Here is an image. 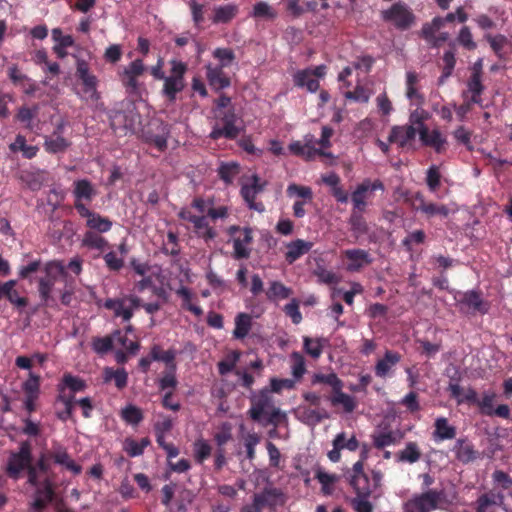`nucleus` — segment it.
Listing matches in <instances>:
<instances>
[{"label": "nucleus", "mask_w": 512, "mask_h": 512, "mask_svg": "<svg viewBox=\"0 0 512 512\" xmlns=\"http://www.w3.org/2000/svg\"><path fill=\"white\" fill-rule=\"evenodd\" d=\"M293 80L296 86L305 87L309 92H315L319 88V81L314 77L311 68L297 71Z\"/></svg>", "instance_id": "nucleus-33"}, {"label": "nucleus", "mask_w": 512, "mask_h": 512, "mask_svg": "<svg viewBox=\"0 0 512 512\" xmlns=\"http://www.w3.org/2000/svg\"><path fill=\"white\" fill-rule=\"evenodd\" d=\"M419 136L424 145L434 148L436 152L440 153L445 149L446 139L439 130H429L421 126Z\"/></svg>", "instance_id": "nucleus-23"}, {"label": "nucleus", "mask_w": 512, "mask_h": 512, "mask_svg": "<svg viewBox=\"0 0 512 512\" xmlns=\"http://www.w3.org/2000/svg\"><path fill=\"white\" fill-rule=\"evenodd\" d=\"M38 113V106L34 108L22 107L19 109L17 118L20 122H22L26 128L33 130V119L36 117Z\"/></svg>", "instance_id": "nucleus-63"}, {"label": "nucleus", "mask_w": 512, "mask_h": 512, "mask_svg": "<svg viewBox=\"0 0 512 512\" xmlns=\"http://www.w3.org/2000/svg\"><path fill=\"white\" fill-rule=\"evenodd\" d=\"M150 355L154 361H162L172 368L174 364V360L176 357V352L174 350L162 351L160 347L154 346L151 349Z\"/></svg>", "instance_id": "nucleus-60"}, {"label": "nucleus", "mask_w": 512, "mask_h": 512, "mask_svg": "<svg viewBox=\"0 0 512 512\" xmlns=\"http://www.w3.org/2000/svg\"><path fill=\"white\" fill-rule=\"evenodd\" d=\"M252 405L249 409L251 418L263 426L272 424L277 426L286 420V414L274 405L273 397L268 388L262 389L251 399Z\"/></svg>", "instance_id": "nucleus-2"}, {"label": "nucleus", "mask_w": 512, "mask_h": 512, "mask_svg": "<svg viewBox=\"0 0 512 512\" xmlns=\"http://www.w3.org/2000/svg\"><path fill=\"white\" fill-rule=\"evenodd\" d=\"M9 148L14 153L22 152V155L27 159L35 157L38 152V147L27 145L25 137L20 134L16 136L15 141L10 144Z\"/></svg>", "instance_id": "nucleus-40"}, {"label": "nucleus", "mask_w": 512, "mask_h": 512, "mask_svg": "<svg viewBox=\"0 0 512 512\" xmlns=\"http://www.w3.org/2000/svg\"><path fill=\"white\" fill-rule=\"evenodd\" d=\"M356 497L351 499V505L356 512H372L373 505L369 501V496L372 493V487H361L359 490H354Z\"/></svg>", "instance_id": "nucleus-34"}, {"label": "nucleus", "mask_w": 512, "mask_h": 512, "mask_svg": "<svg viewBox=\"0 0 512 512\" xmlns=\"http://www.w3.org/2000/svg\"><path fill=\"white\" fill-rule=\"evenodd\" d=\"M287 196L296 200L311 202L313 199L312 189L308 186L291 183L286 189Z\"/></svg>", "instance_id": "nucleus-44"}, {"label": "nucleus", "mask_w": 512, "mask_h": 512, "mask_svg": "<svg viewBox=\"0 0 512 512\" xmlns=\"http://www.w3.org/2000/svg\"><path fill=\"white\" fill-rule=\"evenodd\" d=\"M45 276L39 279V294L43 301H47L56 279L65 273L63 264L59 261L47 262L44 266Z\"/></svg>", "instance_id": "nucleus-10"}, {"label": "nucleus", "mask_w": 512, "mask_h": 512, "mask_svg": "<svg viewBox=\"0 0 512 512\" xmlns=\"http://www.w3.org/2000/svg\"><path fill=\"white\" fill-rule=\"evenodd\" d=\"M216 122L213 125L210 137L217 140L221 137L234 139L240 132L241 127L238 126V118L234 113L233 109H227L226 111H220L214 115Z\"/></svg>", "instance_id": "nucleus-5"}, {"label": "nucleus", "mask_w": 512, "mask_h": 512, "mask_svg": "<svg viewBox=\"0 0 512 512\" xmlns=\"http://www.w3.org/2000/svg\"><path fill=\"white\" fill-rule=\"evenodd\" d=\"M82 245L89 249H95L99 252H103L107 248L108 242L99 234H96L93 231H87L83 236Z\"/></svg>", "instance_id": "nucleus-43"}, {"label": "nucleus", "mask_w": 512, "mask_h": 512, "mask_svg": "<svg viewBox=\"0 0 512 512\" xmlns=\"http://www.w3.org/2000/svg\"><path fill=\"white\" fill-rule=\"evenodd\" d=\"M263 190V184L260 183V179L256 175H252L242 184L241 195L245 202L248 204L250 209L258 212L265 210L264 205L261 202H256V196Z\"/></svg>", "instance_id": "nucleus-12"}, {"label": "nucleus", "mask_w": 512, "mask_h": 512, "mask_svg": "<svg viewBox=\"0 0 512 512\" xmlns=\"http://www.w3.org/2000/svg\"><path fill=\"white\" fill-rule=\"evenodd\" d=\"M434 426L433 437L435 441L449 440L456 436V428L450 425L445 417H438Z\"/></svg>", "instance_id": "nucleus-35"}, {"label": "nucleus", "mask_w": 512, "mask_h": 512, "mask_svg": "<svg viewBox=\"0 0 512 512\" xmlns=\"http://www.w3.org/2000/svg\"><path fill=\"white\" fill-rule=\"evenodd\" d=\"M324 343V339H312L308 336L303 337L304 350L314 359H318L321 356Z\"/></svg>", "instance_id": "nucleus-49"}, {"label": "nucleus", "mask_w": 512, "mask_h": 512, "mask_svg": "<svg viewBox=\"0 0 512 512\" xmlns=\"http://www.w3.org/2000/svg\"><path fill=\"white\" fill-rule=\"evenodd\" d=\"M179 217L190 223L196 235L202 238L205 242H209L216 237L217 233L209 225L207 215H198L191 209H182L179 212Z\"/></svg>", "instance_id": "nucleus-9"}, {"label": "nucleus", "mask_w": 512, "mask_h": 512, "mask_svg": "<svg viewBox=\"0 0 512 512\" xmlns=\"http://www.w3.org/2000/svg\"><path fill=\"white\" fill-rule=\"evenodd\" d=\"M484 90V86L482 84V77H478L476 75H471L467 82V91L463 93V96L466 98L468 94H470V102L473 104H482L481 94Z\"/></svg>", "instance_id": "nucleus-36"}, {"label": "nucleus", "mask_w": 512, "mask_h": 512, "mask_svg": "<svg viewBox=\"0 0 512 512\" xmlns=\"http://www.w3.org/2000/svg\"><path fill=\"white\" fill-rule=\"evenodd\" d=\"M290 288L283 285L281 282L273 281L267 291V297L270 300H282L290 296Z\"/></svg>", "instance_id": "nucleus-55"}, {"label": "nucleus", "mask_w": 512, "mask_h": 512, "mask_svg": "<svg viewBox=\"0 0 512 512\" xmlns=\"http://www.w3.org/2000/svg\"><path fill=\"white\" fill-rule=\"evenodd\" d=\"M401 360V355L398 352L387 350L382 359H379L375 365V374L377 377H387L392 368L396 366Z\"/></svg>", "instance_id": "nucleus-25"}, {"label": "nucleus", "mask_w": 512, "mask_h": 512, "mask_svg": "<svg viewBox=\"0 0 512 512\" xmlns=\"http://www.w3.org/2000/svg\"><path fill=\"white\" fill-rule=\"evenodd\" d=\"M113 340L116 349L119 348L130 353H135L139 348L136 341L129 339L128 336L121 331H116L113 334Z\"/></svg>", "instance_id": "nucleus-50"}, {"label": "nucleus", "mask_w": 512, "mask_h": 512, "mask_svg": "<svg viewBox=\"0 0 512 512\" xmlns=\"http://www.w3.org/2000/svg\"><path fill=\"white\" fill-rule=\"evenodd\" d=\"M419 78L418 75L413 71H408L406 73V81H405V96L408 99L411 106L414 107H423L425 103V97L419 91Z\"/></svg>", "instance_id": "nucleus-16"}, {"label": "nucleus", "mask_w": 512, "mask_h": 512, "mask_svg": "<svg viewBox=\"0 0 512 512\" xmlns=\"http://www.w3.org/2000/svg\"><path fill=\"white\" fill-rule=\"evenodd\" d=\"M214 15L212 18L213 23H228L230 22L238 13V6L235 4H226L216 6L213 9Z\"/></svg>", "instance_id": "nucleus-38"}, {"label": "nucleus", "mask_w": 512, "mask_h": 512, "mask_svg": "<svg viewBox=\"0 0 512 512\" xmlns=\"http://www.w3.org/2000/svg\"><path fill=\"white\" fill-rule=\"evenodd\" d=\"M358 446V440L354 435L347 437V434L345 432H341L335 436L333 440V449L328 452L327 456L330 461L336 463L340 460V451L342 449L355 451L357 450Z\"/></svg>", "instance_id": "nucleus-14"}, {"label": "nucleus", "mask_w": 512, "mask_h": 512, "mask_svg": "<svg viewBox=\"0 0 512 512\" xmlns=\"http://www.w3.org/2000/svg\"><path fill=\"white\" fill-rule=\"evenodd\" d=\"M455 299L460 307V310L465 313L486 311L480 295L475 291L458 293V295L455 296Z\"/></svg>", "instance_id": "nucleus-17"}, {"label": "nucleus", "mask_w": 512, "mask_h": 512, "mask_svg": "<svg viewBox=\"0 0 512 512\" xmlns=\"http://www.w3.org/2000/svg\"><path fill=\"white\" fill-rule=\"evenodd\" d=\"M234 257L237 259L247 258L250 254L249 244L252 241L251 230L243 228L241 235L233 238Z\"/></svg>", "instance_id": "nucleus-29"}, {"label": "nucleus", "mask_w": 512, "mask_h": 512, "mask_svg": "<svg viewBox=\"0 0 512 512\" xmlns=\"http://www.w3.org/2000/svg\"><path fill=\"white\" fill-rule=\"evenodd\" d=\"M176 295L179 298H181V300H182V307L184 309L189 310L190 312H192L196 316H201L202 315L203 310L201 309V307L198 306V305H195L192 302V300L194 299L195 295L193 294V292L189 288H187L185 286H180L176 290Z\"/></svg>", "instance_id": "nucleus-39"}, {"label": "nucleus", "mask_w": 512, "mask_h": 512, "mask_svg": "<svg viewBox=\"0 0 512 512\" xmlns=\"http://www.w3.org/2000/svg\"><path fill=\"white\" fill-rule=\"evenodd\" d=\"M223 68L221 66H212L211 64L206 66L207 80L215 90H221L230 86V79L224 73Z\"/></svg>", "instance_id": "nucleus-26"}, {"label": "nucleus", "mask_w": 512, "mask_h": 512, "mask_svg": "<svg viewBox=\"0 0 512 512\" xmlns=\"http://www.w3.org/2000/svg\"><path fill=\"white\" fill-rule=\"evenodd\" d=\"M313 247V243L302 239H297L289 242L286 245L287 251L285 259L288 263L292 264L304 254L308 253Z\"/></svg>", "instance_id": "nucleus-28"}, {"label": "nucleus", "mask_w": 512, "mask_h": 512, "mask_svg": "<svg viewBox=\"0 0 512 512\" xmlns=\"http://www.w3.org/2000/svg\"><path fill=\"white\" fill-rule=\"evenodd\" d=\"M140 306L141 299L136 295L107 299L104 303V307L113 311L115 317H121L126 322L133 317L134 311Z\"/></svg>", "instance_id": "nucleus-8"}, {"label": "nucleus", "mask_w": 512, "mask_h": 512, "mask_svg": "<svg viewBox=\"0 0 512 512\" xmlns=\"http://www.w3.org/2000/svg\"><path fill=\"white\" fill-rule=\"evenodd\" d=\"M123 420L131 425L139 424L143 419V414L140 408L129 404L121 410Z\"/></svg>", "instance_id": "nucleus-54"}, {"label": "nucleus", "mask_w": 512, "mask_h": 512, "mask_svg": "<svg viewBox=\"0 0 512 512\" xmlns=\"http://www.w3.org/2000/svg\"><path fill=\"white\" fill-rule=\"evenodd\" d=\"M53 458L57 464L65 466L68 470L72 471L74 474H79L81 472V466L77 465L65 451H63V450L56 451L53 455Z\"/></svg>", "instance_id": "nucleus-59"}, {"label": "nucleus", "mask_w": 512, "mask_h": 512, "mask_svg": "<svg viewBox=\"0 0 512 512\" xmlns=\"http://www.w3.org/2000/svg\"><path fill=\"white\" fill-rule=\"evenodd\" d=\"M285 497L282 491L272 485H267L260 492L254 493L252 501L241 508V512H264L265 509L274 510L283 505Z\"/></svg>", "instance_id": "nucleus-3"}, {"label": "nucleus", "mask_w": 512, "mask_h": 512, "mask_svg": "<svg viewBox=\"0 0 512 512\" xmlns=\"http://www.w3.org/2000/svg\"><path fill=\"white\" fill-rule=\"evenodd\" d=\"M315 478L321 484V491L324 495H331L334 492L335 484L339 481L340 476L328 473L322 468H318L315 472Z\"/></svg>", "instance_id": "nucleus-37"}, {"label": "nucleus", "mask_w": 512, "mask_h": 512, "mask_svg": "<svg viewBox=\"0 0 512 512\" xmlns=\"http://www.w3.org/2000/svg\"><path fill=\"white\" fill-rule=\"evenodd\" d=\"M291 374L295 380H299L306 373V363L303 355L299 352H292L290 355Z\"/></svg>", "instance_id": "nucleus-48"}, {"label": "nucleus", "mask_w": 512, "mask_h": 512, "mask_svg": "<svg viewBox=\"0 0 512 512\" xmlns=\"http://www.w3.org/2000/svg\"><path fill=\"white\" fill-rule=\"evenodd\" d=\"M136 114L133 111L128 113L115 111L110 115L111 127L115 130L133 131Z\"/></svg>", "instance_id": "nucleus-27"}, {"label": "nucleus", "mask_w": 512, "mask_h": 512, "mask_svg": "<svg viewBox=\"0 0 512 512\" xmlns=\"http://www.w3.org/2000/svg\"><path fill=\"white\" fill-rule=\"evenodd\" d=\"M80 79L84 86V90H83L84 96L83 97L86 100H97L99 95H98L97 89H96V86H97L96 77L94 75L90 74V75L81 77Z\"/></svg>", "instance_id": "nucleus-53"}, {"label": "nucleus", "mask_w": 512, "mask_h": 512, "mask_svg": "<svg viewBox=\"0 0 512 512\" xmlns=\"http://www.w3.org/2000/svg\"><path fill=\"white\" fill-rule=\"evenodd\" d=\"M383 19L395 25L397 28L406 29L413 22V15L407 6L397 3L390 9L382 12Z\"/></svg>", "instance_id": "nucleus-13"}, {"label": "nucleus", "mask_w": 512, "mask_h": 512, "mask_svg": "<svg viewBox=\"0 0 512 512\" xmlns=\"http://www.w3.org/2000/svg\"><path fill=\"white\" fill-rule=\"evenodd\" d=\"M384 190L385 187L381 180H371L369 178L364 179L352 192L351 201L353 209L357 212L364 211L367 206V199L370 198L375 191Z\"/></svg>", "instance_id": "nucleus-7"}, {"label": "nucleus", "mask_w": 512, "mask_h": 512, "mask_svg": "<svg viewBox=\"0 0 512 512\" xmlns=\"http://www.w3.org/2000/svg\"><path fill=\"white\" fill-rule=\"evenodd\" d=\"M341 383H342V380L334 372H330V373L317 372V373H314L311 377L312 385L325 384V385L330 386L332 391L335 388H339L341 386Z\"/></svg>", "instance_id": "nucleus-42"}, {"label": "nucleus", "mask_w": 512, "mask_h": 512, "mask_svg": "<svg viewBox=\"0 0 512 512\" xmlns=\"http://www.w3.org/2000/svg\"><path fill=\"white\" fill-rule=\"evenodd\" d=\"M250 15L258 19L273 20L277 17V12L267 2L261 1L253 6V10Z\"/></svg>", "instance_id": "nucleus-47"}, {"label": "nucleus", "mask_w": 512, "mask_h": 512, "mask_svg": "<svg viewBox=\"0 0 512 512\" xmlns=\"http://www.w3.org/2000/svg\"><path fill=\"white\" fill-rule=\"evenodd\" d=\"M420 211L424 213L428 218L434 216L447 217L450 213V209L445 205L436 204L433 202L422 203Z\"/></svg>", "instance_id": "nucleus-52"}, {"label": "nucleus", "mask_w": 512, "mask_h": 512, "mask_svg": "<svg viewBox=\"0 0 512 512\" xmlns=\"http://www.w3.org/2000/svg\"><path fill=\"white\" fill-rule=\"evenodd\" d=\"M104 380L106 382L114 381L116 387L122 389L127 385L128 375L123 368L117 370L106 368L104 370Z\"/></svg>", "instance_id": "nucleus-46"}, {"label": "nucleus", "mask_w": 512, "mask_h": 512, "mask_svg": "<svg viewBox=\"0 0 512 512\" xmlns=\"http://www.w3.org/2000/svg\"><path fill=\"white\" fill-rule=\"evenodd\" d=\"M170 74L165 75L162 93L171 102L176 99L177 93L185 87L184 75L187 71V65L177 59L170 60Z\"/></svg>", "instance_id": "nucleus-4"}, {"label": "nucleus", "mask_w": 512, "mask_h": 512, "mask_svg": "<svg viewBox=\"0 0 512 512\" xmlns=\"http://www.w3.org/2000/svg\"><path fill=\"white\" fill-rule=\"evenodd\" d=\"M401 439L402 434L398 430L378 429L372 434L373 445L377 449L395 445Z\"/></svg>", "instance_id": "nucleus-21"}, {"label": "nucleus", "mask_w": 512, "mask_h": 512, "mask_svg": "<svg viewBox=\"0 0 512 512\" xmlns=\"http://www.w3.org/2000/svg\"><path fill=\"white\" fill-rule=\"evenodd\" d=\"M85 388V381L71 374H65L62 378L61 384L59 385L61 393H64L66 389L70 390L72 393L81 392Z\"/></svg>", "instance_id": "nucleus-45"}, {"label": "nucleus", "mask_w": 512, "mask_h": 512, "mask_svg": "<svg viewBox=\"0 0 512 512\" xmlns=\"http://www.w3.org/2000/svg\"><path fill=\"white\" fill-rule=\"evenodd\" d=\"M239 358H240V353L239 352L232 351L231 353H229L225 357V359H223L222 361H220L218 363L219 373L221 375H226L229 372H231L235 368Z\"/></svg>", "instance_id": "nucleus-62"}, {"label": "nucleus", "mask_w": 512, "mask_h": 512, "mask_svg": "<svg viewBox=\"0 0 512 512\" xmlns=\"http://www.w3.org/2000/svg\"><path fill=\"white\" fill-rule=\"evenodd\" d=\"M363 468L362 461H357L352 467L349 482L354 490H359L361 487H370L369 485H361V482L366 483V475L364 474Z\"/></svg>", "instance_id": "nucleus-51"}, {"label": "nucleus", "mask_w": 512, "mask_h": 512, "mask_svg": "<svg viewBox=\"0 0 512 512\" xmlns=\"http://www.w3.org/2000/svg\"><path fill=\"white\" fill-rule=\"evenodd\" d=\"M492 480L495 488L500 489L499 492L509 490L512 487V478L501 470H496L492 474ZM512 495V492L509 493Z\"/></svg>", "instance_id": "nucleus-58"}, {"label": "nucleus", "mask_w": 512, "mask_h": 512, "mask_svg": "<svg viewBox=\"0 0 512 512\" xmlns=\"http://www.w3.org/2000/svg\"><path fill=\"white\" fill-rule=\"evenodd\" d=\"M327 418H329V414L324 409H311L302 406L298 408V419L306 425L314 427Z\"/></svg>", "instance_id": "nucleus-31"}, {"label": "nucleus", "mask_w": 512, "mask_h": 512, "mask_svg": "<svg viewBox=\"0 0 512 512\" xmlns=\"http://www.w3.org/2000/svg\"><path fill=\"white\" fill-rule=\"evenodd\" d=\"M64 127L65 122L61 121L51 135L45 136L44 148L48 153L64 152L70 146L71 143L62 136Z\"/></svg>", "instance_id": "nucleus-15"}, {"label": "nucleus", "mask_w": 512, "mask_h": 512, "mask_svg": "<svg viewBox=\"0 0 512 512\" xmlns=\"http://www.w3.org/2000/svg\"><path fill=\"white\" fill-rule=\"evenodd\" d=\"M72 194L74 196V207L79 214L81 213V207H87V204L97 196L98 191L89 180L79 179L73 183Z\"/></svg>", "instance_id": "nucleus-11"}, {"label": "nucleus", "mask_w": 512, "mask_h": 512, "mask_svg": "<svg viewBox=\"0 0 512 512\" xmlns=\"http://www.w3.org/2000/svg\"><path fill=\"white\" fill-rule=\"evenodd\" d=\"M443 499V493L436 490H428L424 493L414 495L405 503L404 512H431L438 508Z\"/></svg>", "instance_id": "nucleus-6"}, {"label": "nucleus", "mask_w": 512, "mask_h": 512, "mask_svg": "<svg viewBox=\"0 0 512 512\" xmlns=\"http://www.w3.org/2000/svg\"><path fill=\"white\" fill-rule=\"evenodd\" d=\"M79 215L86 218V226L91 230L105 233L112 228V222L107 217H103L89 210L88 207H81V213H79Z\"/></svg>", "instance_id": "nucleus-18"}, {"label": "nucleus", "mask_w": 512, "mask_h": 512, "mask_svg": "<svg viewBox=\"0 0 512 512\" xmlns=\"http://www.w3.org/2000/svg\"><path fill=\"white\" fill-rule=\"evenodd\" d=\"M417 133H419V131L413 125L395 126L392 128L388 139L390 143H396L404 147L416 137Z\"/></svg>", "instance_id": "nucleus-24"}, {"label": "nucleus", "mask_w": 512, "mask_h": 512, "mask_svg": "<svg viewBox=\"0 0 512 512\" xmlns=\"http://www.w3.org/2000/svg\"><path fill=\"white\" fill-rule=\"evenodd\" d=\"M15 286L16 280H9L5 283L0 282V298L6 297L17 308H23L28 304V301L25 297L19 295Z\"/></svg>", "instance_id": "nucleus-30"}, {"label": "nucleus", "mask_w": 512, "mask_h": 512, "mask_svg": "<svg viewBox=\"0 0 512 512\" xmlns=\"http://www.w3.org/2000/svg\"><path fill=\"white\" fill-rule=\"evenodd\" d=\"M239 173V165L235 162L222 164L219 168V176L226 183H232Z\"/></svg>", "instance_id": "nucleus-64"}, {"label": "nucleus", "mask_w": 512, "mask_h": 512, "mask_svg": "<svg viewBox=\"0 0 512 512\" xmlns=\"http://www.w3.org/2000/svg\"><path fill=\"white\" fill-rule=\"evenodd\" d=\"M343 382L339 388H335L329 401L334 407H342L345 413H352L357 407L356 398L342 391Z\"/></svg>", "instance_id": "nucleus-22"}, {"label": "nucleus", "mask_w": 512, "mask_h": 512, "mask_svg": "<svg viewBox=\"0 0 512 512\" xmlns=\"http://www.w3.org/2000/svg\"><path fill=\"white\" fill-rule=\"evenodd\" d=\"M252 326V318L247 313H239L235 317V329L233 336L237 339L246 337Z\"/></svg>", "instance_id": "nucleus-41"}, {"label": "nucleus", "mask_w": 512, "mask_h": 512, "mask_svg": "<svg viewBox=\"0 0 512 512\" xmlns=\"http://www.w3.org/2000/svg\"><path fill=\"white\" fill-rule=\"evenodd\" d=\"M421 453L414 442L406 444L405 448L399 453V460L402 462L415 463L420 459Z\"/></svg>", "instance_id": "nucleus-56"}, {"label": "nucleus", "mask_w": 512, "mask_h": 512, "mask_svg": "<svg viewBox=\"0 0 512 512\" xmlns=\"http://www.w3.org/2000/svg\"><path fill=\"white\" fill-rule=\"evenodd\" d=\"M344 97L351 101L367 103L371 97V91L361 85H357L354 91L344 92Z\"/></svg>", "instance_id": "nucleus-61"}, {"label": "nucleus", "mask_w": 512, "mask_h": 512, "mask_svg": "<svg viewBox=\"0 0 512 512\" xmlns=\"http://www.w3.org/2000/svg\"><path fill=\"white\" fill-rule=\"evenodd\" d=\"M492 506H499L508 511L505 505V496L501 492H489L482 494L476 501V512H493Z\"/></svg>", "instance_id": "nucleus-19"}, {"label": "nucleus", "mask_w": 512, "mask_h": 512, "mask_svg": "<svg viewBox=\"0 0 512 512\" xmlns=\"http://www.w3.org/2000/svg\"><path fill=\"white\" fill-rule=\"evenodd\" d=\"M25 469L28 484L34 488L32 507L40 510L52 500L53 488L45 457L42 456L36 464H32L28 442H23L18 452L11 453L7 462V473L13 479H18Z\"/></svg>", "instance_id": "nucleus-1"}, {"label": "nucleus", "mask_w": 512, "mask_h": 512, "mask_svg": "<svg viewBox=\"0 0 512 512\" xmlns=\"http://www.w3.org/2000/svg\"><path fill=\"white\" fill-rule=\"evenodd\" d=\"M456 458L462 463H469L477 458V451L466 439H458L453 447Z\"/></svg>", "instance_id": "nucleus-32"}, {"label": "nucleus", "mask_w": 512, "mask_h": 512, "mask_svg": "<svg viewBox=\"0 0 512 512\" xmlns=\"http://www.w3.org/2000/svg\"><path fill=\"white\" fill-rule=\"evenodd\" d=\"M344 254L349 261L346 269L350 272H357L372 263L369 253L362 249H349Z\"/></svg>", "instance_id": "nucleus-20"}, {"label": "nucleus", "mask_w": 512, "mask_h": 512, "mask_svg": "<svg viewBox=\"0 0 512 512\" xmlns=\"http://www.w3.org/2000/svg\"><path fill=\"white\" fill-rule=\"evenodd\" d=\"M194 457L198 463H203L211 454L212 447L204 439H198L194 443Z\"/></svg>", "instance_id": "nucleus-57"}]
</instances>
